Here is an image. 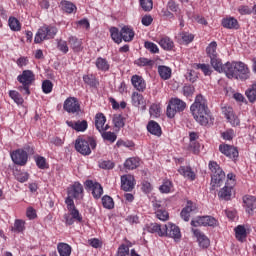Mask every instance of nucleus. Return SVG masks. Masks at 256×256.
I'll use <instances>...</instances> for the list:
<instances>
[{"mask_svg": "<svg viewBox=\"0 0 256 256\" xmlns=\"http://www.w3.org/2000/svg\"><path fill=\"white\" fill-rule=\"evenodd\" d=\"M190 111L197 123L200 125H209V123H213V116H211V111L209 107H207V100L203 97V95H197L194 103L190 107Z\"/></svg>", "mask_w": 256, "mask_h": 256, "instance_id": "obj_1", "label": "nucleus"}, {"mask_svg": "<svg viewBox=\"0 0 256 256\" xmlns=\"http://www.w3.org/2000/svg\"><path fill=\"white\" fill-rule=\"evenodd\" d=\"M65 203L68 209V212L63 216L65 225H73L75 221H77V223H81L83 221V216L78 211L77 207H75V202L71 196L66 198Z\"/></svg>", "mask_w": 256, "mask_h": 256, "instance_id": "obj_2", "label": "nucleus"}, {"mask_svg": "<svg viewBox=\"0 0 256 256\" xmlns=\"http://www.w3.org/2000/svg\"><path fill=\"white\" fill-rule=\"evenodd\" d=\"M209 169L211 171V188L212 191H215L217 187H221V183L225 180V172L219 164L215 161H210L209 163Z\"/></svg>", "mask_w": 256, "mask_h": 256, "instance_id": "obj_3", "label": "nucleus"}, {"mask_svg": "<svg viewBox=\"0 0 256 256\" xmlns=\"http://www.w3.org/2000/svg\"><path fill=\"white\" fill-rule=\"evenodd\" d=\"M97 141L93 137L77 138L75 141V149L81 155H91V149H96Z\"/></svg>", "mask_w": 256, "mask_h": 256, "instance_id": "obj_4", "label": "nucleus"}, {"mask_svg": "<svg viewBox=\"0 0 256 256\" xmlns=\"http://www.w3.org/2000/svg\"><path fill=\"white\" fill-rule=\"evenodd\" d=\"M17 80L22 84L20 87H18L19 91L23 93V95H31L29 87H31L33 81H35V74L33 71L24 70L22 74L17 77Z\"/></svg>", "mask_w": 256, "mask_h": 256, "instance_id": "obj_5", "label": "nucleus"}, {"mask_svg": "<svg viewBox=\"0 0 256 256\" xmlns=\"http://www.w3.org/2000/svg\"><path fill=\"white\" fill-rule=\"evenodd\" d=\"M187 108V103L179 98H172L167 106L166 115L173 119L177 113H182Z\"/></svg>", "mask_w": 256, "mask_h": 256, "instance_id": "obj_6", "label": "nucleus"}, {"mask_svg": "<svg viewBox=\"0 0 256 256\" xmlns=\"http://www.w3.org/2000/svg\"><path fill=\"white\" fill-rule=\"evenodd\" d=\"M57 35V28L53 26L44 25L40 27L35 35L34 42L42 43L47 39H53Z\"/></svg>", "mask_w": 256, "mask_h": 256, "instance_id": "obj_7", "label": "nucleus"}, {"mask_svg": "<svg viewBox=\"0 0 256 256\" xmlns=\"http://www.w3.org/2000/svg\"><path fill=\"white\" fill-rule=\"evenodd\" d=\"M237 62H227L225 64L218 62V65L214 68L218 73H224L228 79H235Z\"/></svg>", "mask_w": 256, "mask_h": 256, "instance_id": "obj_8", "label": "nucleus"}, {"mask_svg": "<svg viewBox=\"0 0 256 256\" xmlns=\"http://www.w3.org/2000/svg\"><path fill=\"white\" fill-rule=\"evenodd\" d=\"M192 227H217L219 221L213 216H198L191 221Z\"/></svg>", "mask_w": 256, "mask_h": 256, "instance_id": "obj_9", "label": "nucleus"}, {"mask_svg": "<svg viewBox=\"0 0 256 256\" xmlns=\"http://www.w3.org/2000/svg\"><path fill=\"white\" fill-rule=\"evenodd\" d=\"M63 109L67 113H79L81 111V105L77 98L69 97L64 101Z\"/></svg>", "mask_w": 256, "mask_h": 256, "instance_id": "obj_10", "label": "nucleus"}, {"mask_svg": "<svg viewBox=\"0 0 256 256\" xmlns=\"http://www.w3.org/2000/svg\"><path fill=\"white\" fill-rule=\"evenodd\" d=\"M11 159L15 165H27V159L29 156L27 155V152L23 149H17L10 154Z\"/></svg>", "mask_w": 256, "mask_h": 256, "instance_id": "obj_11", "label": "nucleus"}, {"mask_svg": "<svg viewBox=\"0 0 256 256\" xmlns=\"http://www.w3.org/2000/svg\"><path fill=\"white\" fill-rule=\"evenodd\" d=\"M206 53L208 57H210V63L214 69L221 61V59H219L217 56V42H211L206 48Z\"/></svg>", "mask_w": 256, "mask_h": 256, "instance_id": "obj_12", "label": "nucleus"}, {"mask_svg": "<svg viewBox=\"0 0 256 256\" xmlns=\"http://www.w3.org/2000/svg\"><path fill=\"white\" fill-rule=\"evenodd\" d=\"M222 113H223L224 117H226L227 121L230 123V125L232 127H238V125H241V121L233 112L232 107H230V106L222 107Z\"/></svg>", "mask_w": 256, "mask_h": 256, "instance_id": "obj_13", "label": "nucleus"}, {"mask_svg": "<svg viewBox=\"0 0 256 256\" xmlns=\"http://www.w3.org/2000/svg\"><path fill=\"white\" fill-rule=\"evenodd\" d=\"M164 237H171L172 239L179 241L181 239V230L178 228L177 225L173 223H168L164 225Z\"/></svg>", "mask_w": 256, "mask_h": 256, "instance_id": "obj_14", "label": "nucleus"}, {"mask_svg": "<svg viewBox=\"0 0 256 256\" xmlns=\"http://www.w3.org/2000/svg\"><path fill=\"white\" fill-rule=\"evenodd\" d=\"M251 73L249 72V68L243 62H236V76L235 79H241L245 81L249 79Z\"/></svg>", "mask_w": 256, "mask_h": 256, "instance_id": "obj_15", "label": "nucleus"}, {"mask_svg": "<svg viewBox=\"0 0 256 256\" xmlns=\"http://www.w3.org/2000/svg\"><path fill=\"white\" fill-rule=\"evenodd\" d=\"M219 151L230 159H237V157H239V151L237 148L229 144H221L219 146Z\"/></svg>", "mask_w": 256, "mask_h": 256, "instance_id": "obj_16", "label": "nucleus"}, {"mask_svg": "<svg viewBox=\"0 0 256 256\" xmlns=\"http://www.w3.org/2000/svg\"><path fill=\"white\" fill-rule=\"evenodd\" d=\"M243 204L246 212L249 215H252L254 209H256V197L251 194H246L245 196H243Z\"/></svg>", "mask_w": 256, "mask_h": 256, "instance_id": "obj_17", "label": "nucleus"}, {"mask_svg": "<svg viewBox=\"0 0 256 256\" xmlns=\"http://www.w3.org/2000/svg\"><path fill=\"white\" fill-rule=\"evenodd\" d=\"M135 187V178L131 175L121 176V188L126 192L133 191Z\"/></svg>", "mask_w": 256, "mask_h": 256, "instance_id": "obj_18", "label": "nucleus"}, {"mask_svg": "<svg viewBox=\"0 0 256 256\" xmlns=\"http://www.w3.org/2000/svg\"><path fill=\"white\" fill-rule=\"evenodd\" d=\"M107 123V118L103 113H98L95 116V127L99 131V133H103V131H107L109 129V125Z\"/></svg>", "mask_w": 256, "mask_h": 256, "instance_id": "obj_19", "label": "nucleus"}, {"mask_svg": "<svg viewBox=\"0 0 256 256\" xmlns=\"http://www.w3.org/2000/svg\"><path fill=\"white\" fill-rule=\"evenodd\" d=\"M192 232H193L194 236L196 237L200 247H202V249H207V247H209V245H211L209 238H207V236H205V234L200 232L199 229L193 228Z\"/></svg>", "mask_w": 256, "mask_h": 256, "instance_id": "obj_20", "label": "nucleus"}, {"mask_svg": "<svg viewBox=\"0 0 256 256\" xmlns=\"http://www.w3.org/2000/svg\"><path fill=\"white\" fill-rule=\"evenodd\" d=\"M144 231L148 233H157L159 237H165L166 231L164 230V226L162 227L161 224L157 223H150L144 227Z\"/></svg>", "mask_w": 256, "mask_h": 256, "instance_id": "obj_21", "label": "nucleus"}, {"mask_svg": "<svg viewBox=\"0 0 256 256\" xmlns=\"http://www.w3.org/2000/svg\"><path fill=\"white\" fill-rule=\"evenodd\" d=\"M197 210V205L193 203L192 201H188L185 208L182 209L180 213V217L183 219V221H189L191 217L192 211Z\"/></svg>", "mask_w": 256, "mask_h": 256, "instance_id": "obj_22", "label": "nucleus"}, {"mask_svg": "<svg viewBox=\"0 0 256 256\" xmlns=\"http://www.w3.org/2000/svg\"><path fill=\"white\" fill-rule=\"evenodd\" d=\"M85 189L89 193H103V186L99 182H95L93 180H86Z\"/></svg>", "mask_w": 256, "mask_h": 256, "instance_id": "obj_23", "label": "nucleus"}, {"mask_svg": "<svg viewBox=\"0 0 256 256\" xmlns=\"http://www.w3.org/2000/svg\"><path fill=\"white\" fill-rule=\"evenodd\" d=\"M131 83H132L133 87H135V89L140 92L145 91V89L147 87L145 80L143 79V77H141L139 75H133L131 78Z\"/></svg>", "mask_w": 256, "mask_h": 256, "instance_id": "obj_24", "label": "nucleus"}, {"mask_svg": "<svg viewBox=\"0 0 256 256\" xmlns=\"http://www.w3.org/2000/svg\"><path fill=\"white\" fill-rule=\"evenodd\" d=\"M222 191L223 193H235V175L233 173L227 175V181Z\"/></svg>", "mask_w": 256, "mask_h": 256, "instance_id": "obj_25", "label": "nucleus"}, {"mask_svg": "<svg viewBox=\"0 0 256 256\" xmlns=\"http://www.w3.org/2000/svg\"><path fill=\"white\" fill-rule=\"evenodd\" d=\"M68 43L74 53H79L83 51V41H81V39H78L75 36H71L68 38Z\"/></svg>", "mask_w": 256, "mask_h": 256, "instance_id": "obj_26", "label": "nucleus"}, {"mask_svg": "<svg viewBox=\"0 0 256 256\" xmlns=\"http://www.w3.org/2000/svg\"><path fill=\"white\" fill-rule=\"evenodd\" d=\"M66 125H68V127H71L72 129L78 132L87 131V127H88L87 120H82L77 122L66 121Z\"/></svg>", "mask_w": 256, "mask_h": 256, "instance_id": "obj_27", "label": "nucleus"}, {"mask_svg": "<svg viewBox=\"0 0 256 256\" xmlns=\"http://www.w3.org/2000/svg\"><path fill=\"white\" fill-rule=\"evenodd\" d=\"M158 44L164 49V51H173V49L175 48V42H173V40H171V38L167 36L162 37L158 41Z\"/></svg>", "mask_w": 256, "mask_h": 256, "instance_id": "obj_28", "label": "nucleus"}, {"mask_svg": "<svg viewBox=\"0 0 256 256\" xmlns=\"http://www.w3.org/2000/svg\"><path fill=\"white\" fill-rule=\"evenodd\" d=\"M120 33L123 41L125 42L133 41V37H135V32L129 26L122 27Z\"/></svg>", "mask_w": 256, "mask_h": 256, "instance_id": "obj_29", "label": "nucleus"}, {"mask_svg": "<svg viewBox=\"0 0 256 256\" xmlns=\"http://www.w3.org/2000/svg\"><path fill=\"white\" fill-rule=\"evenodd\" d=\"M178 173H180V175H183V177H186L190 181H195V172H193V169H191V167L189 166H181L178 169Z\"/></svg>", "mask_w": 256, "mask_h": 256, "instance_id": "obj_30", "label": "nucleus"}, {"mask_svg": "<svg viewBox=\"0 0 256 256\" xmlns=\"http://www.w3.org/2000/svg\"><path fill=\"white\" fill-rule=\"evenodd\" d=\"M147 130L151 135H155L156 137H161L162 135L161 126L153 120L148 123Z\"/></svg>", "mask_w": 256, "mask_h": 256, "instance_id": "obj_31", "label": "nucleus"}, {"mask_svg": "<svg viewBox=\"0 0 256 256\" xmlns=\"http://www.w3.org/2000/svg\"><path fill=\"white\" fill-rule=\"evenodd\" d=\"M222 26L225 27V29H239V22L233 17L224 18L222 20Z\"/></svg>", "mask_w": 256, "mask_h": 256, "instance_id": "obj_32", "label": "nucleus"}, {"mask_svg": "<svg viewBox=\"0 0 256 256\" xmlns=\"http://www.w3.org/2000/svg\"><path fill=\"white\" fill-rule=\"evenodd\" d=\"M234 231L236 239H238L241 243H243V241L247 239V230L245 229V226L238 225Z\"/></svg>", "mask_w": 256, "mask_h": 256, "instance_id": "obj_33", "label": "nucleus"}, {"mask_svg": "<svg viewBox=\"0 0 256 256\" xmlns=\"http://www.w3.org/2000/svg\"><path fill=\"white\" fill-rule=\"evenodd\" d=\"M158 73L164 81L171 79V69L168 66H158Z\"/></svg>", "mask_w": 256, "mask_h": 256, "instance_id": "obj_34", "label": "nucleus"}, {"mask_svg": "<svg viewBox=\"0 0 256 256\" xmlns=\"http://www.w3.org/2000/svg\"><path fill=\"white\" fill-rule=\"evenodd\" d=\"M60 256H71V247L67 243H59L57 246Z\"/></svg>", "mask_w": 256, "mask_h": 256, "instance_id": "obj_35", "label": "nucleus"}, {"mask_svg": "<svg viewBox=\"0 0 256 256\" xmlns=\"http://www.w3.org/2000/svg\"><path fill=\"white\" fill-rule=\"evenodd\" d=\"M110 35L112 40L119 45L123 41V37L121 36V32L117 27L110 28Z\"/></svg>", "mask_w": 256, "mask_h": 256, "instance_id": "obj_36", "label": "nucleus"}, {"mask_svg": "<svg viewBox=\"0 0 256 256\" xmlns=\"http://www.w3.org/2000/svg\"><path fill=\"white\" fill-rule=\"evenodd\" d=\"M83 81L86 85H89V87H97L99 85V81H97V78L93 74L84 75Z\"/></svg>", "mask_w": 256, "mask_h": 256, "instance_id": "obj_37", "label": "nucleus"}, {"mask_svg": "<svg viewBox=\"0 0 256 256\" xmlns=\"http://www.w3.org/2000/svg\"><path fill=\"white\" fill-rule=\"evenodd\" d=\"M60 7L62 10L65 11V13H73L75 11V9H77V7L73 3H71L67 0L62 1L60 3Z\"/></svg>", "mask_w": 256, "mask_h": 256, "instance_id": "obj_38", "label": "nucleus"}, {"mask_svg": "<svg viewBox=\"0 0 256 256\" xmlns=\"http://www.w3.org/2000/svg\"><path fill=\"white\" fill-rule=\"evenodd\" d=\"M143 103H145V99L143 98V95L139 94V92H133L132 105H134V107H139V105H143Z\"/></svg>", "mask_w": 256, "mask_h": 256, "instance_id": "obj_39", "label": "nucleus"}, {"mask_svg": "<svg viewBox=\"0 0 256 256\" xmlns=\"http://www.w3.org/2000/svg\"><path fill=\"white\" fill-rule=\"evenodd\" d=\"M138 166L139 158H129L124 163V167L129 170L137 169Z\"/></svg>", "mask_w": 256, "mask_h": 256, "instance_id": "obj_40", "label": "nucleus"}, {"mask_svg": "<svg viewBox=\"0 0 256 256\" xmlns=\"http://www.w3.org/2000/svg\"><path fill=\"white\" fill-rule=\"evenodd\" d=\"M102 205L105 209H113V207H115V202L111 196L105 195L102 197Z\"/></svg>", "mask_w": 256, "mask_h": 256, "instance_id": "obj_41", "label": "nucleus"}, {"mask_svg": "<svg viewBox=\"0 0 256 256\" xmlns=\"http://www.w3.org/2000/svg\"><path fill=\"white\" fill-rule=\"evenodd\" d=\"M8 25L12 31H21V23L15 17L9 18Z\"/></svg>", "mask_w": 256, "mask_h": 256, "instance_id": "obj_42", "label": "nucleus"}, {"mask_svg": "<svg viewBox=\"0 0 256 256\" xmlns=\"http://www.w3.org/2000/svg\"><path fill=\"white\" fill-rule=\"evenodd\" d=\"M246 97L250 103H255L256 101V83L252 84V87L246 91Z\"/></svg>", "mask_w": 256, "mask_h": 256, "instance_id": "obj_43", "label": "nucleus"}, {"mask_svg": "<svg viewBox=\"0 0 256 256\" xmlns=\"http://www.w3.org/2000/svg\"><path fill=\"white\" fill-rule=\"evenodd\" d=\"M96 67L97 69H99L100 71H109V62H107L105 59L103 58H98L96 60Z\"/></svg>", "mask_w": 256, "mask_h": 256, "instance_id": "obj_44", "label": "nucleus"}, {"mask_svg": "<svg viewBox=\"0 0 256 256\" xmlns=\"http://www.w3.org/2000/svg\"><path fill=\"white\" fill-rule=\"evenodd\" d=\"M155 215L160 221H169V212L165 209H157Z\"/></svg>", "mask_w": 256, "mask_h": 256, "instance_id": "obj_45", "label": "nucleus"}, {"mask_svg": "<svg viewBox=\"0 0 256 256\" xmlns=\"http://www.w3.org/2000/svg\"><path fill=\"white\" fill-rule=\"evenodd\" d=\"M100 133L105 141H109L110 143H115V141H117V134H115L114 132L103 131Z\"/></svg>", "mask_w": 256, "mask_h": 256, "instance_id": "obj_46", "label": "nucleus"}, {"mask_svg": "<svg viewBox=\"0 0 256 256\" xmlns=\"http://www.w3.org/2000/svg\"><path fill=\"white\" fill-rule=\"evenodd\" d=\"M25 230V221L23 220H15L14 227H12V231L14 233H22Z\"/></svg>", "mask_w": 256, "mask_h": 256, "instance_id": "obj_47", "label": "nucleus"}, {"mask_svg": "<svg viewBox=\"0 0 256 256\" xmlns=\"http://www.w3.org/2000/svg\"><path fill=\"white\" fill-rule=\"evenodd\" d=\"M68 193H83V185L79 182H74L73 185L68 187Z\"/></svg>", "mask_w": 256, "mask_h": 256, "instance_id": "obj_48", "label": "nucleus"}, {"mask_svg": "<svg viewBox=\"0 0 256 256\" xmlns=\"http://www.w3.org/2000/svg\"><path fill=\"white\" fill-rule=\"evenodd\" d=\"M9 95H10L11 99H13V101H15V103H17V105H22L23 97H21V94H19V92L15 91V90H11L9 92Z\"/></svg>", "mask_w": 256, "mask_h": 256, "instance_id": "obj_49", "label": "nucleus"}, {"mask_svg": "<svg viewBox=\"0 0 256 256\" xmlns=\"http://www.w3.org/2000/svg\"><path fill=\"white\" fill-rule=\"evenodd\" d=\"M161 193H171L173 191V183L171 181L167 180L160 186Z\"/></svg>", "mask_w": 256, "mask_h": 256, "instance_id": "obj_50", "label": "nucleus"}, {"mask_svg": "<svg viewBox=\"0 0 256 256\" xmlns=\"http://www.w3.org/2000/svg\"><path fill=\"white\" fill-rule=\"evenodd\" d=\"M113 123H114V126L117 127L118 129H121V127L125 126V121H123V116L119 114H115L113 116Z\"/></svg>", "mask_w": 256, "mask_h": 256, "instance_id": "obj_51", "label": "nucleus"}, {"mask_svg": "<svg viewBox=\"0 0 256 256\" xmlns=\"http://www.w3.org/2000/svg\"><path fill=\"white\" fill-rule=\"evenodd\" d=\"M182 93H183L184 97H191V95H193V93H195V87H193L192 85H189V84H185L182 88Z\"/></svg>", "mask_w": 256, "mask_h": 256, "instance_id": "obj_52", "label": "nucleus"}, {"mask_svg": "<svg viewBox=\"0 0 256 256\" xmlns=\"http://www.w3.org/2000/svg\"><path fill=\"white\" fill-rule=\"evenodd\" d=\"M42 90L43 93L49 94L53 91V82H51L50 80H45L42 83Z\"/></svg>", "mask_w": 256, "mask_h": 256, "instance_id": "obj_53", "label": "nucleus"}, {"mask_svg": "<svg viewBox=\"0 0 256 256\" xmlns=\"http://www.w3.org/2000/svg\"><path fill=\"white\" fill-rule=\"evenodd\" d=\"M145 49H147L148 51H150V53H158L159 52V47L157 46V44L153 43V42H145L144 44Z\"/></svg>", "mask_w": 256, "mask_h": 256, "instance_id": "obj_54", "label": "nucleus"}, {"mask_svg": "<svg viewBox=\"0 0 256 256\" xmlns=\"http://www.w3.org/2000/svg\"><path fill=\"white\" fill-rule=\"evenodd\" d=\"M99 167L100 169L110 170L115 167V163H113L111 160H103L99 162Z\"/></svg>", "mask_w": 256, "mask_h": 256, "instance_id": "obj_55", "label": "nucleus"}, {"mask_svg": "<svg viewBox=\"0 0 256 256\" xmlns=\"http://www.w3.org/2000/svg\"><path fill=\"white\" fill-rule=\"evenodd\" d=\"M143 11H151L153 9V0H140Z\"/></svg>", "mask_w": 256, "mask_h": 256, "instance_id": "obj_56", "label": "nucleus"}, {"mask_svg": "<svg viewBox=\"0 0 256 256\" xmlns=\"http://www.w3.org/2000/svg\"><path fill=\"white\" fill-rule=\"evenodd\" d=\"M180 37H181L182 41L184 43H186V45H189V43H191V41H193V39H195V36H193V34H189L187 32L180 33Z\"/></svg>", "mask_w": 256, "mask_h": 256, "instance_id": "obj_57", "label": "nucleus"}, {"mask_svg": "<svg viewBox=\"0 0 256 256\" xmlns=\"http://www.w3.org/2000/svg\"><path fill=\"white\" fill-rule=\"evenodd\" d=\"M115 256H129V246H125V244H122L117 251V254Z\"/></svg>", "mask_w": 256, "mask_h": 256, "instance_id": "obj_58", "label": "nucleus"}, {"mask_svg": "<svg viewBox=\"0 0 256 256\" xmlns=\"http://www.w3.org/2000/svg\"><path fill=\"white\" fill-rule=\"evenodd\" d=\"M58 49L64 54L69 53V46L67 45V41L65 40L58 41Z\"/></svg>", "mask_w": 256, "mask_h": 256, "instance_id": "obj_59", "label": "nucleus"}, {"mask_svg": "<svg viewBox=\"0 0 256 256\" xmlns=\"http://www.w3.org/2000/svg\"><path fill=\"white\" fill-rule=\"evenodd\" d=\"M17 181H19L20 183H25V181H28L29 179V173L27 172H18L15 175Z\"/></svg>", "mask_w": 256, "mask_h": 256, "instance_id": "obj_60", "label": "nucleus"}, {"mask_svg": "<svg viewBox=\"0 0 256 256\" xmlns=\"http://www.w3.org/2000/svg\"><path fill=\"white\" fill-rule=\"evenodd\" d=\"M149 113L152 117H159L161 111L159 110V106L157 104H152L149 109Z\"/></svg>", "mask_w": 256, "mask_h": 256, "instance_id": "obj_61", "label": "nucleus"}, {"mask_svg": "<svg viewBox=\"0 0 256 256\" xmlns=\"http://www.w3.org/2000/svg\"><path fill=\"white\" fill-rule=\"evenodd\" d=\"M197 69H201L204 75H211V67L208 64H197Z\"/></svg>", "mask_w": 256, "mask_h": 256, "instance_id": "obj_62", "label": "nucleus"}, {"mask_svg": "<svg viewBox=\"0 0 256 256\" xmlns=\"http://www.w3.org/2000/svg\"><path fill=\"white\" fill-rule=\"evenodd\" d=\"M222 137L226 141H231V139H233L235 137V132L233 131V129H229L226 132L222 133Z\"/></svg>", "mask_w": 256, "mask_h": 256, "instance_id": "obj_63", "label": "nucleus"}, {"mask_svg": "<svg viewBox=\"0 0 256 256\" xmlns=\"http://www.w3.org/2000/svg\"><path fill=\"white\" fill-rule=\"evenodd\" d=\"M238 11L240 15H251L253 13V10L249 6H240Z\"/></svg>", "mask_w": 256, "mask_h": 256, "instance_id": "obj_64", "label": "nucleus"}]
</instances>
